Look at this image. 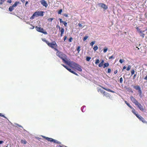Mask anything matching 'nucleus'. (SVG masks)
<instances>
[{"instance_id": "1", "label": "nucleus", "mask_w": 147, "mask_h": 147, "mask_svg": "<svg viewBox=\"0 0 147 147\" xmlns=\"http://www.w3.org/2000/svg\"><path fill=\"white\" fill-rule=\"evenodd\" d=\"M66 64L70 67L75 69L79 71H82L81 66L74 61H68Z\"/></svg>"}, {"instance_id": "2", "label": "nucleus", "mask_w": 147, "mask_h": 147, "mask_svg": "<svg viewBox=\"0 0 147 147\" xmlns=\"http://www.w3.org/2000/svg\"><path fill=\"white\" fill-rule=\"evenodd\" d=\"M66 64L70 67L75 69L79 71H82L81 66L74 61H68Z\"/></svg>"}, {"instance_id": "3", "label": "nucleus", "mask_w": 147, "mask_h": 147, "mask_svg": "<svg viewBox=\"0 0 147 147\" xmlns=\"http://www.w3.org/2000/svg\"><path fill=\"white\" fill-rule=\"evenodd\" d=\"M55 51H57L56 55L61 59L66 64L68 62V61L66 60L67 59V55L63 52L58 51L57 49V50Z\"/></svg>"}, {"instance_id": "4", "label": "nucleus", "mask_w": 147, "mask_h": 147, "mask_svg": "<svg viewBox=\"0 0 147 147\" xmlns=\"http://www.w3.org/2000/svg\"><path fill=\"white\" fill-rule=\"evenodd\" d=\"M47 45L50 47L54 49L55 51L57 50V45L55 41H53L51 43L49 42Z\"/></svg>"}, {"instance_id": "5", "label": "nucleus", "mask_w": 147, "mask_h": 147, "mask_svg": "<svg viewBox=\"0 0 147 147\" xmlns=\"http://www.w3.org/2000/svg\"><path fill=\"white\" fill-rule=\"evenodd\" d=\"M41 136L42 137L45 139L46 140H47L48 141L50 142H53L54 143H61L57 141V140L53 139L51 138H49L43 136Z\"/></svg>"}, {"instance_id": "6", "label": "nucleus", "mask_w": 147, "mask_h": 147, "mask_svg": "<svg viewBox=\"0 0 147 147\" xmlns=\"http://www.w3.org/2000/svg\"><path fill=\"white\" fill-rule=\"evenodd\" d=\"M35 28L36 30L38 32L43 33L45 34H47V32L46 31H44L43 29L42 28L38 26H36Z\"/></svg>"}, {"instance_id": "7", "label": "nucleus", "mask_w": 147, "mask_h": 147, "mask_svg": "<svg viewBox=\"0 0 147 147\" xmlns=\"http://www.w3.org/2000/svg\"><path fill=\"white\" fill-rule=\"evenodd\" d=\"M45 12L43 11H38L35 12L34 13L36 17L38 16H43V13Z\"/></svg>"}, {"instance_id": "8", "label": "nucleus", "mask_w": 147, "mask_h": 147, "mask_svg": "<svg viewBox=\"0 0 147 147\" xmlns=\"http://www.w3.org/2000/svg\"><path fill=\"white\" fill-rule=\"evenodd\" d=\"M134 87L136 90H138V92L139 93V96L141 97L142 92L141 89L140 87L138 85L134 86Z\"/></svg>"}, {"instance_id": "9", "label": "nucleus", "mask_w": 147, "mask_h": 147, "mask_svg": "<svg viewBox=\"0 0 147 147\" xmlns=\"http://www.w3.org/2000/svg\"><path fill=\"white\" fill-rule=\"evenodd\" d=\"M136 116L138 118L139 120L142 121L143 123H147L146 121L142 117H141L140 115H136Z\"/></svg>"}, {"instance_id": "10", "label": "nucleus", "mask_w": 147, "mask_h": 147, "mask_svg": "<svg viewBox=\"0 0 147 147\" xmlns=\"http://www.w3.org/2000/svg\"><path fill=\"white\" fill-rule=\"evenodd\" d=\"M99 6L100 7L106 10L107 9L108 7L105 4L103 3H99L98 4Z\"/></svg>"}, {"instance_id": "11", "label": "nucleus", "mask_w": 147, "mask_h": 147, "mask_svg": "<svg viewBox=\"0 0 147 147\" xmlns=\"http://www.w3.org/2000/svg\"><path fill=\"white\" fill-rule=\"evenodd\" d=\"M135 105L137 106V107L139 108V109L141 111H143L144 110V109L143 106L138 102Z\"/></svg>"}, {"instance_id": "12", "label": "nucleus", "mask_w": 147, "mask_h": 147, "mask_svg": "<svg viewBox=\"0 0 147 147\" xmlns=\"http://www.w3.org/2000/svg\"><path fill=\"white\" fill-rule=\"evenodd\" d=\"M130 99L133 103H134L135 105L138 102L136 99L132 96H130Z\"/></svg>"}, {"instance_id": "13", "label": "nucleus", "mask_w": 147, "mask_h": 147, "mask_svg": "<svg viewBox=\"0 0 147 147\" xmlns=\"http://www.w3.org/2000/svg\"><path fill=\"white\" fill-rule=\"evenodd\" d=\"M41 4L45 7H47L48 5L46 1L45 0H41L40 1Z\"/></svg>"}, {"instance_id": "14", "label": "nucleus", "mask_w": 147, "mask_h": 147, "mask_svg": "<svg viewBox=\"0 0 147 147\" xmlns=\"http://www.w3.org/2000/svg\"><path fill=\"white\" fill-rule=\"evenodd\" d=\"M102 94H103L104 96H105L107 97L110 98L111 97L109 93L105 92V91Z\"/></svg>"}, {"instance_id": "15", "label": "nucleus", "mask_w": 147, "mask_h": 147, "mask_svg": "<svg viewBox=\"0 0 147 147\" xmlns=\"http://www.w3.org/2000/svg\"><path fill=\"white\" fill-rule=\"evenodd\" d=\"M100 86L102 88H103V89L106 90L108 91V92H112V93H115V92L112 90H111V89H109V88H105L101 86Z\"/></svg>"}, {"instance_id": "16", "label": "nucleus", "mask_w": 147, "mask_h": 147, "mask_svg": "<svg viewBox=\"0 0 147 147\" xmlns=\"http://www.w3.org/2000/svg\"><path fill=\"white\" fill-rule=\"evenodd\" d=\"M59 31L61 32V36H63V34H64V29L61 27V28L60 29V30H59Z\"/></svg>"}, {"instance_id": "17", "label": "nucleus", "mask_w": 147, "mask_h": 147, "mask_svg": "<svg viewBox=\"0 0 147 147\" xmlns=\"http://www.w3.org/2000/svg\"><path fill=\"white\" fill-rule=\"evenodd\" d=\"M67 70L69 72L73 74H74L77 76H78V74L77 73L75 72L74 71H72L71 69L68 68Z\"/></svg>"}, {"instance_id": "18", "label": "nucleus", "mask_w": 147, "mask_h": 147, "mask_svg": "<svg viewBox=\"0 0 147 147\" xmlns=\"http://www.w3.org/2000/svg\"><path fill=\"white\" fill-rule=\"evenodd\" d=\"M104 62V61L103 60H102L101 61V62L98 65V66L99 67H102L103 65Z\"/></svg>"}, {"instance_id": "19", "label": "nucleus", "mask_w": 147, "mask_h": 147, "mask_svg": "<svg viewBox=\"0 0 147 147\" xmlns=\"http://www.w3.org/2000/svg\"><path fill=\"white\" fill-rule=\"evenodd\" d=\"M14 7L12 5V6H10L9 8V10L10 11H12L14 9Z\"/></svg>"}, {"instance_id": "20", "label": "nucleus", "mask_w": 147, "mask_h": 147, "mask_svg": "<svg viewBox=\"0 0 147 147\" xmlns=\"http://www.w3.org/2000/svg\"><path fill=\"white\" fill-rule=\"evenodd\" d=\"M20 2L19 1H16V2L14 3L12 5L13 7H14L17 6V5L19 4Z\"/></svg>"}, {"instance_id": "21", "label": "nucleus", "mask_w": 147, "mask_h": 147, "mask_svg": "<svg viewBox=\"0 0 147 147\" xmlns=\"http://www.w3.org/2000/svg\"><path fill=\"white\" fill-rule=\"evenodd\" d=\"M104 90H102L100 88H98V92H100L102 94L103 92H104Z\"/></svg>"}, {"instance_id": "22", "label": "nucleus", "mask_w": 147, "mask_h": 147, "mask_svg": "<svg viewBox=\"0 0 147 147\" xmlns=\"http://www.w3.org/2000/svg\"><path fill=\"white\" fill-rule=\"evenodd\" d=\"M109 65V64L108 63H105L104 64L103 68H105L106 67H108Z\"/></svg>"}, {"instance_id": "23", "label": "nucleus", "mask_w": 147, "mask_h": 147, "mask_svg": "<svg viewBox=\"0 0 147 147\" xmlns=\"http://www.w3.org/2000/svg\"><path fill=\"white\" fill-rule=\"evenodd\" d=\"M132 110V112L136 116V115H138V114H137L136 113V110H135L132 107V109H131Z\"/></svg>"}, {"instance_id": "24", "label": "nucleus", "mask_w": 147, "mask_h": 147, "mask_svg": "<svg viewBox=\"0 0 147 147\" xmlns=\"http://www.w3.org/2000/svg\"><path fill=\"white\" fill-rule=\"evenodd\" d=\"M59 20L61 23H63L64 24L66 22L65 21H63L62 19L60 18L59 19Z\"/></svg>"}, {"instance_id": "25", "label": "nucleus", "mask_w": 147, "mask_h": 147, "mask_svg": "<svg viewBox=\"0 0 147 147\" xmlns=\"http://www.w3.org/2000/svg\"><path fill=\"white\" fill-rule=\"evenodd\" d=\"M93 50L95 51H96L98 49V47L97 45H95L94 46L93 48Z\"/></svg>"}, {"instance_id": "26", "label": "nucleus", "mask_w": 147, "mask_h": 147, "mask_svg": "<svg viewBox=\"0 0 147 147\" xmlns=\"http://www.w3.org/2000/svg\"><path fill=\"white\" fill-rule=\"evenodd\" d=\"M21 142L22 144H26L27 143V141L25 140H21Z\"/></svg>"}, {"instance_id": "27", "label": "nucleus", "mask_w": 147, "mask_h": 147, "mask_svg": "<svg viewBox=\"0 0 147 147\" xmlns=\"http://www.w3.org/2000/svg\"><path fill=\"white\" fill-rule=\"evenodd\" d=\"M80 46H78L77 49L76 50L78 52V53H79L80 51Z\"/></svg>"}, {"instance_id": "28", "label": "nucleus", "mask_w": 147, "mask_h": 147, "mask_svg": "<svg viewBox=\"0 0 147 147\" xmlns=\"http://www.w3.org/2000/svg\"><path fill=\"white\" fill-rule=\"evenodd\" d=\"M35 17H36V16L34 13L32 16L30 17V19L32 20Z\"/></svg>"}, {"instance_id": "29", "label": "nucleus", "mask_w": 147, "mask_h": 147, "mask_svg": "<svg viewBox=\"0 0 147 147\" xmlns=\"http://www.w3.org/2000/svg\"><path fill=\"white\" fill-rule=\"evenodd\" d=\"M91 59V57H87L86 58V60L88 61H89Z\"/></svg>"}, {"instance_id": "30", "label": "nucleus", "mask_w": 147, "mask_h": 147, "mask_svg": "<svg viewBox=\"0 0 147 147\" xmlns=\"http://www.w3.org/2000/svg\"><path fill=\"white\" fill-rule=\"evenodd\" d=\"M108 50V49L106 47H105L104 48V49L103 50V52L104 53H105L107 51V50Z\"/></svg>"}, {"instance_id": "31", "label": "nucleus", "mask_w": 147, "mask_h": 147, "mask_svg": "<svg viewBox=\"0 0 147 147\" xmlns=\"http://www.w3.org/2000/svg\"><path fill=\"white\" fill-rule=\"evenodd\" d=\"M134 73H135L134 70L133 69L131 70V76H132L133 75H134Z\"/></svg>"}, {"instance_id": "32", "label": "nucleus", "mask_w": 147, "mask_h": 147, "mask_svg": "<svg viewBox=\"0 0 147 147\" xmlns=\"http://www.w3.org/2000/svg\"><path fill=\"white\" fill-rule=\"evenodd\" d=\"M95 41H93L90 44V45L92 46L95 43Z\"/></svg>"}, {"instance_id": "33", "label": "nucleus", "mask_w": 147, "mask_h": 147, "mask_svg": "<svg viewBox=\"0 0 147 147\" xmlns=\"http://www.w3.org/2000/svg\"><path fill=\"white\" fill-rule=\"evenodd\" d=\"M88 38V36H86L84 37L83 39V40L84 41H85Z\"/></svg>"}, {"instance_id": "34", "label": "nucleus", "mask_w": 147, "mask_h": 147, "mask_svg": "<svg viewBox=\"0 0 147 147\" xmlns=\"http://www.w3.org/2000/svg\"><path fill=\"white\" fill-rule=\"evenodd\" d=\"M131 68V66L130 65H129L126 69V70L127 71H129L130 69Z\"/></svg>"}, {"instance_id": "35", "label": "nucleus", "mask_w": 147, "mask_h": 147, "mask_svg": "<svg viewBox=\"0 0 147 147\" xmlns=\"http://www.w3.org/2000/svg\"><path fill=\"white\" fill-rule=\"evenodd\" d=\"M42 40L44 42H45L47 45L48 43V42H49V41H47V40H46L45 39H42Z\"/></svg>"}, {"instance_id": "36", "label": "nucleus", "mask_w": 147, "mask_h": 147, "mask_svg": "<svg viewBox=\"0 0 147 147\" xmlns=\"http://www.w3.org/2000/svg\"><path fill=\"white\" fill-rule=\"evenodd\" d=\"M145 30H143V31L141 30H139V31H138V32L139 33L142 34L143 32H145Z\"/></svg>"}, {"instance_id": "37", "label": "nucleus", "mask_w": 147, "mask_h": 147, "mask_svg": "<svg viewBox=\"0 0 147 147\" xmlns=\"http://www.w3.org/2000/svg\"><path fill=\"white\" fill-rule=\"evenodd\" d=\"M99 62V60L98 59H97L96 60L95 63L96 64H97Z\"/></svg>"}, {"instance_id": "38", "label": "nucleus", "mask_w": 147, "mask_h": 147, "mask_svg": "<svg viewBox=\"0 0 147 147\" xmlns=\"http://www.w3.org/2000/svg\"><path fill=\"white\" fill-rule=\"evenodd\" d=\"M54 19L53 18H49L47 20L49 22H52V20Z\"/></svg>"}, {"instance_id": "39", "label": "nucleus", "mask_w": 147, "mask_h": 147, "mask_svg": "<svg viewBox=\"0 0 147 147\" xmlns=\"http://www.w3.org/2000/svg\"><path fill=\"white\" fill-rule=\"evenodd\" d=\"M61 65L63 66L67 70L69 68L66 65H65L64 64H62Z\"/></svg>"}, {"instance_id": "40", "label": "nucleus", "mask_w": 147, "mask_h": 147, "mask_svg": "<svg viewBox=\"0 0 147 147\" xmlns=\"http://www.w3.org/2000/svg\"><path fill=\"white\" fill-rule=\"evenodd\" d=\"M62 11V9H60L59 10V11H58V14H61Z\"/></svg>"}, {"instance_id": "41", "label": "nucleus", "mask_w": 147, "mask_h": 147, "mask_svg": "<svg viewBox=\"0 0 147 147\" xmlns=\"http://www.w3.org/2000/svg\"><path fill=\"white\" fill-rule=\"evenodd\" d=\"M126 105L131 109H132V107L128 103H127Z\"/></svg>"}, {"instance_id": "42", "label": "nucleus", "mask_w": 147, "mask_h": 147, "mask_svg": "<svg viewBox=\"0 0 147 147\" xmlns=\"http://www.w3.org/2000/svg\"><path fill=\"white\" fill-rule=\"evenodd\" d=\"M124 61V60L122 59H120L119 61V62L121 63H122Z\"/></svg>"}, {"instance_id": "43", "label": "nucleus", "mask_w": 147, "mask_h": 147, "mask_svg": "<svg viewBox=\"0 0 147 147\" xmlns=\"http://www.w3.org/2000/svg\"><path fill=\"white\" fill-rule=\"evenodd\" d=\"M145 34L143 33L141 34L140 36L142 37V38H144V37Z\"/></svg>"}, {"instance_id": "44", "label": "nucleus", "mask_w": 147, "mask_h": 147, "mask_svg": "<svg viewBox=\"0 0 147 147\" xmlns=\"http://www.w3.org/2000/svg\"><path fill=\"white\" fill-rule=\"evenodd\" d=\"M119 81H120V83H122L123 80V78L122 77L121 78H120Z\"/></svg>"}, {"instance_id": "45", "label": "nucleus", "mask_w": 147, "mask_h": 147, "mask_svg": "<svg viewBox=\"0 0 147 147\" xmlns=\"http://www.w3.org/2000/svg\"><path fill=\"white\" fill-rule=\"evenodd\" d=\"M111 71V69L110 68H109L108 69L107 72V73H110Z\"/></svg>"}, {"instance_id": "46", "label": "nucleus", "mask_w": 147, "mask_h": 147, "mask_svg": "<svg viewBox=\"0 0 147 147\" xmlns=\"http://www.w3.org/2000/svg\"><path fill=\"white\" fill-rule=\"evenodd\" d=\"M78 26L79 27H82L83 26L80 23H79L78 24Z\"/></svg>"}, {"instance_id": "47", "label": "nucleus", "mask_w": 147, "mask_h": 147, "mask_svg": "<svg viewBox=\"0 0 147 147\" xmlns=\"http://www.w3.org/2000/svg\"><path fill=\"white\" fill-rule=\"evenodd\" d=\"M73 39V38L72 37H70V38L69 39V42H71L72 41V40Z\"/></svg>"}, {"instance_id": "48", "label": "nucleus", "mask_w": 147, "mask_h": 147, "mask_svg": "<svg viewBox=\"0 0 147 147\" xmlns=\"http://www.w3.org/2000/svg\"><path fill=\"white\" fill-rule=\"evenodd\" d=\"M0 116L2 117H4L5 118H7L6 117H5L4 115H3L1 113H0Z\"/></svg>"}, {"instance_id": "49", "label": "nucleus", "mask_w": 147, "mask_h": 147, "mask_svg": "<svg viewBox=\"0 0 147 147\" xmlns=\"http://www.w3.org/2000/svg\"><path fill=\"white\" fill-rule=\"evenodd\" d=\"M56 27V28H58L59 30H60V29L61 28L60 26L58 25H57Z\"/></svg>"}, {"instance_id": "50", "label": "nucleus", "mask_w": 147, "mask_h": 147, "mask_svg": "<svg viewBox=\"0 0 147 147\" xmlns=\"http://www.w3.org/2000/svg\"><path fill=\"white\" fill-rule=\"evenodd\" d=\"M113 58V55H112L110 57H109V59H112V58Z\"/></svg>"}, {"instance_id": "51", "label": "nucleus", "mask_w": 147, "mask_h": 147, "mask_svg": "<svg viewBox=\"0 0 147 147\" xmlns=\"http://www.w3.org/2000/svg\"><path fill=\"white\" fill-rule=\"evenodd\" d=\"M7 2L9 3H11L12 2L11 0H8Z\"/></svg>"}, {"instance_id": "52", "label": "nucleus", "mask_w": 147, "mask_h": 147, "mask_svg": "<svg viewBox=\"0 0 147 147\" xmlns=\"http://www.w3.org/2000/svg\"><path fill=\"white\" fill-rule=\"evenodd\" d=\"M64 26H65V27H67V22H66L64 24Z\"/></svg>"}, {"instance_id": "53", "label": "nucleus", "mask_w": 147, "mask_h": 147, "mask_svg": "<svg viewBox=\"0 0 147 147\" xmlns=\"http://www.w3.org/2000/svg\"><path fill=\"white\" fill-rule=\"evenodd\" d=\"M136 76V74H135L134 76H133V79H134L135 78Z\"/></svg>"}, {"instance_id": "54", "label": "nucleus", "mask_w": 147, "mask_h": 147, "mask_svg": "<svg viewBox=\"0 0 147 147\" xmlns=\"http://www.w3.org/2000/svg\"><path fill=\"white\" fill-rule=\"evenodd\" d=\"M126 67L125 66H124L123 67V69L122 70V71H123L124 69H126Z\"/></svg>"}, {"instance_id": "55", "label": "nucleus", "mask_w": 147, "mask_h": 147, "mask_svg": "<svg viewBox=\"0 0 147 147\" xmlns=\"http://www.w3.org/2000/svg\"><path fill=\"white\" fill-rule=\"evenodd\" d=\"M84 107H82L81 108V109L83 112H84Z\"/></svg>"}, {"instance_id": "56", "label": "nucleus", "mask_w": 147, "mask_h": 147, "mask_svg": "<svg viewBox=\"0 0 147 147\" xmlns=\"http://www.w3.org/2000/svg\"><path fill=\"white\" fill-rule=\"evenodd\" d=\"M64 16L65 17H68V15L67 14H64Z\"/></svg>"}, {"instance_id": "57", "label": "nucleus", "mask_w": 147, "mask_h": 147, "mask_svg": "<svg viewBox=\"0 0 147 147\" xmlns=\"http://www.w3.org/2000/svg\"><path fill=\"white\" fill-rule=\"evenodd\" d=\"M67 37L66 36H64V41H65L67 39Z\"/></svg>"}, {"instance_id": "58", "label": "nucleus", "mask_w": 147, "mask_h": 147, "mask_svg": "<svg viewBox=\"0 0 147 147\" xmlns=\"http://www.w3.org/2000/svg\"><path fill=\"white\" fill-rule=\"evenodd\" d=\"M117 70H116L114 72V73L115 74H116L117 73Z\"/></svg>"}, {"instance_id": "59", "label": "nucleus", "mask_w": 147, "mask_h": 147, "mask_svg": "<svg viewBox=\"0 0 147 147\" xmlns=\"http://www.w3.org/2000/svg\"><path fill=\"white\" fill-rule=\"evenodd\" d=\"M144 79L145 80H147V75L145 77Z\"/></svg>"}, {"instance_id": "60", "label": "nucleus", "mask_w": 147, "mask_h": 147, "mask_svg": "<svg viewBox=\"0 0 147 147\" xmlns=\"http://www.w3.org/2000/svg\"><path fill=\"white\" fill-rule=\"evenodd\" d=\"M3 142L2 141H0V144H2Z\"/></svg>"}, {"instance_id": "61", "label": "nucleus", "mask_w": 147, "mask_h": 147, "mask_svg": "<svg viewBox=\"0 0 147 147\" xmlns=\"http://www.w3.org/2000/svg\"><path fill=\"white\" fill-rule=\"evenodd\" d=\"M21 1H22V3H24L25 2V0H20Z\"/></svg>"}, {"instance_id": "62", "label": "nucleus", "mask_w": 147, "mask_h": 147, "mask_svg": "<svg viewBox=\"0 0 147 147\" xmlns=\"http://www.w3.org/2000/svg\"><path fill=\"white\" fill-rule=\"evenodd\" d=\"M136 29L138 30V31H139V30H140V29H139V28L138 27H137L136 28Z\"/></svg>"}, {"instance_id": "63", "label": "nucleus", "mask_w": 147, "mask_h": 147, "mask_svg": "<svg viewBox=\"0 0 147 147\" xmlns=\"http://www.w3.org/2000/svg\"><path fill=\"white\" fill-rule=\"evenodd\" d=\"M125 103L126 104V103H128V102H127L126 101H125Z\"/></svg>"}, {"instance_id": "64", "label": "nucleus", "mask_w": 147, "mask_h": 147, "mask_svg": "<svg viewBox=\"0 0 147 147\" xmlns=\"http://www.w3.org/2000/svg\"><path fill=\"white\" fill-rule=\"evenodd\" d=\"M28 2L27 1L26 3V4H25V5H26L28 3Z\"/></svg>"}]
</instances>
